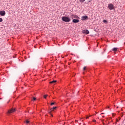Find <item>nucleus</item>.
<instances>
[{"mask_svg": "<svg viewBox=\"0 0 125 125\" xmlns=\"http://www.w3.org/2000/svg\"><path fill=\"white\" fill-rule=\"evenodd\" d=\"M62 19L63 22H69L71 21V19H70V18L68 17H62Z\"/></svg>", "mask_w": 125, "mask_h": 125, "instance_id": "obj_1", "label": "nucleus"}, {"mask_svg": "<svg viewBox=\"0 0 125 125\" xmlns=\"http://www.w3.org/2000/svg\"><path fill=\"white\" fill-rule=\"evenodd\" d=\"M107 7L109 8V9H110V10H113V9L115 8L114 5L112 3H109Z\"/></svg>", "mask_w": 125, "mask_h": 125, "instance_id": "obj_2", "label": "nucleus"}, {"mask_svg": "<svg viewBox=\"0 0 125 125\" xmlns=\"http://www.w3.org/2000/svg\"><path fill=\"white\" fill-rule=\"evenodd\" d=\"M57 107L56 106L53 107V108H51L50 109V111H48L49 114H50V115H51L52 117H53V115L51 114V112H52L54 110H55V109H57Z\"/></svg>", "mask_w": 125, "mask_h": 125, "instance_id": "obj_3", "label": "nucleus"}, {"mask_svg": "<svg viewBox=\"0 0 125 125\" xmlns=\"http://www.w3.org/2000/svg\"><path fill=\"white\" fill-rule=\"evenodd\" d=\"M15 112V108L10 109L8 111V114H11V113H13Z\"/></svg>", "mask_w": 125, "mask_h": 125, "instance_id": "obj_4", "label": "nucleus"}, {"mask_svg": "<svg viewBox=\"0 0 125 125\" xmlns=\"http://www.w3.org/2000/svg\"><path fill=\"white\" fill-rule=\"evenodd\" d=\"M83 34H85L86 35H88V34H89V31L88 30H83Z\"/></svg>", "mask_w": 125, "mask_h": 125, "instance_id": "obj_5", "label": "nucleus"}, {"mask_svg": "<svg viewBox=\"0 0 125 125\" xmlns=\"http://www.w3.org/2000/svg\"><path fill=\"white\" fill-rule=\"evenodd\" d=\"M82 20H86L88 19V17L87 16H83L82 17Z\"/></svg>", "mask_w": 125, "mask_h": 125, "instance_id": "obj_6", "label": "nucleus"}, {"mask_svg": "<svg viewBox=\"0 0 125 125\" xmlns=\"http://www.w3.org/2000/svg\"><path fill=\"white\" fill-rule=\"evenodd\" d=\"M0 15L1 16H4V15H5V11H0Z\"/></svg>", "mask_w": 125, "mask_h": 125, "instance_id": "obj_7", "label": "nucleus"}, {"mask_svg": "<svg viewBox=\"0 0 125 125\" xmlns=\"http://www.w3.org/2000/svg\"><path fill=\"white\" fill-rule=\"evenodd\" d=\"M72 22L73 23H79V22H80V20L78 19H73L72 20Z\"/></svg>", "mask_w": 125, "mask_h": 125, "instance_id": "obj_8", "label": "nucleus"}, {"mask_svg": "<svg viewBox=\"0 0 125 125\" xmlns=\"http://www.w3.org/2000/svg\"><path fill=\"white\" fill-rule=\"evenodd\" d=\"M78 18H79V17L76 15H73L72 16V19H78Z\"/></svg>", "mask_w": 125, "mask_h": 125, "instance_id": "obj_9", "label": "nucleus"}, {"mask_svg": "<svg viewBox=\"0 0 125 125\" xmlns=\"http://www.w3.org/2000/svg\"><path fill=\"white\" fill-rule=\"evenodd\" d=\"M56 82H57V81H56V80H54V81H52V82H50V83H56Z\"/></svg>", "mask_w": 125, "mask_h": 125, "instance_id": "obj_10", "label": "nucleus"}, {"mask_svg": "<svg viewBox=\"0 0 125 125\" xmlns=\"http://www.w3.org/2000/svg\"><path fill=\"white\" fill-rule=\"evenodd\" d=\"M118 50V48H113V51H117Z\"/></svg>", "mask_w": 125, "mask_h": 125, "instance_id": "obj_11", "label": "nucleus"}, {"mask_svg": "<svg viewBox=\"0 0 125 125\" xmlns=\"http://www.w3.org/2000/svg\"><path fill=\"white\" fill-rule=\"evenodd\" d=\"M103 22L104 23H107V21H106V20H104L103 21Z\"/></svg>", "mask_w": 125, "mask_h": 125, "instance_id": "obj_12", "label": "nucleus"}, {"mask_svg": "<svg viewBox=\"0 0 125 125\" xmlns=\"http://www.w3.org/2000/svg\"><path fill=\"white\" fill-rule=\"evenodd\" d=\"M43 97L45 99H46V97H47V95H45Z\"/></svg>", "mask_w": 125, "mask_h": 125, "instance_id": "obj_13", "label": "nucleus"}, {"mask_svg": "<svg viewBox=\"0 0 125 125\" xmlns=\"http://www.w3.org/2000/svg\"><path fill=\"white\" fill-rule=\"evenodd\" d=\"M54 104H55V102L51 103V106H53V105H54Z\"/></svg>", "mask_w": 125, "mask_h": 125, "instance_id": "obj_14", "label": "nucleus"}, {"mask_svg": "<svg viewBox=\"0 0 125 125\" xmlns=\"http://www.w3.org/2000/svg\"><path fill=\"white\" fill-rule=\"evenodd\" d=\"M80 1H81V2H83V1H85V0H79Z\"/></svg>", "mask_w": 125, "mask_h": 125, "instance_id": "obj_15", "label": "nucleus"}, {"mask_svg": "<svg viewBox=\"0 0 125 125\" xmlns=\"http://www.w3.org/2000/svg\"><path fill=\"white\" fill-rule=\"evenodd\" d=\"M37 100V98L33 97V101H36Z\"/></svg>", "mask_w": 125, "mask_h": 125, "instance_id": "obj_16", "label": "nucleus"}, {"mask_svg": "<svg viewBox=\"0 0 125 125\" xmlns=\"http://www.w3.org/2000/svg\"><path fill=\"white\" fill-rule=\"evenodd\" d=\"M86 68V67H84L83 68V71H85V69Z\"/></svg>", "mask_w": 125, "mask_h": 125, "instance_id": "obj_17", "label": "nucleus"}, {"mask_svg": "<svg viewBox=\"0 0 125 125\" xmlns=\"http://www.w3.org/2000/svg\"><path fill=\"white\" fill-rule=\"evenodd\" d=\"M26 124H29L30 123V121L26 120Z\"/></svg>", "mask_w": 125, "mask_h": 125, "instance_id": "obj_18", "label": "nucleus"}, {"mask_svg": "<svg viewBox=\"0 0 125 125\" xmlns=\"http://www.w3.org/2000/svg\"><path fill=\"white\" fill-rule=\"evenodd\" d=\"M0 22H2V18H0Z\"/></svg>", "mask_w": 125, "mask_h": 125, "instance_id": "obj_19", "label": "nucleus"}, {"mask_svg": "<svg viewBox=\"0 0 125 125\" xmlns=\"http://www.w3.org/2000/svg\"><path fill=\"white\" fill-rule=\"evenodd\" d=\"M93 122L94 123H95V122H96V120H94L93 121Z\"/></svg>", "mask_w": 125, "mask_h": 125, "instance_id": "obj_20", "label": "nucleus"}, {"mask_svg": "<svg viewBox=\"0 0 125 125\" xmlns=\"http://www.w3.org/2000/svg\"><path fill=\"white\" fill-rule=\"evenodd\" d=\"M120 120H121V118H120V119L119 120L118 119H117V122H119V121H120Z\"/></svg>", "mask_w": 125, "mask_h": 125, "instance_id": "obj_21", "label": "nucleus"}, {"mask_svg": "<svg viewBox=\"0 0 125 125\" xmlns=\"http://www.w3.org/2000/svg\"><path fill=\"white\" fill-rule=\"evenodd\" d=\"M88 118H89V117H87H87H86V119H88Z\"/></svg>", "mask_w": 125, "mask_h": 125, "instance_id": "obj_22", "label": "nucleus"}, {"mask_svg": "<svg viewBox=\"0 0 125 125\" xmlns=\"http://www.w3.org/2000/svg\"><path fill=\"white\" fill-rule=\"evenodd\" d=\"M104 117H105V116H103V118H104Z\"/></svg>", "mask_w": 125, "mask_h": 125, "instance_id": "obj_23", "label": "nucleus"}, {"mask_svg": "<svg viewBox=\"0 0 125 125\" xmlns=\"http://www.w3.org/2000/svg\"><path fill=\"white\" fill-rule=\"evenodd\" d=\"M107 108H109V106H107Z\"/></svg>", "mask_w": 125, "mask_h": 125, "instance_id": "obj_24", "label": "nucleus"}, {"mask_svg": "<svg viewBox=\"0 0 125 125\" xmlns=\"http://www.w3.org/2000/svg\"><path fill=\"white\" fill-rule=\"evenodd\" d=\"M0 99H1V98H0Z\"/></svg>", "mask_w": 125, "mask_h": 125, "instance_id": "obj_25", "label": "nucleus"}]
</instances>
